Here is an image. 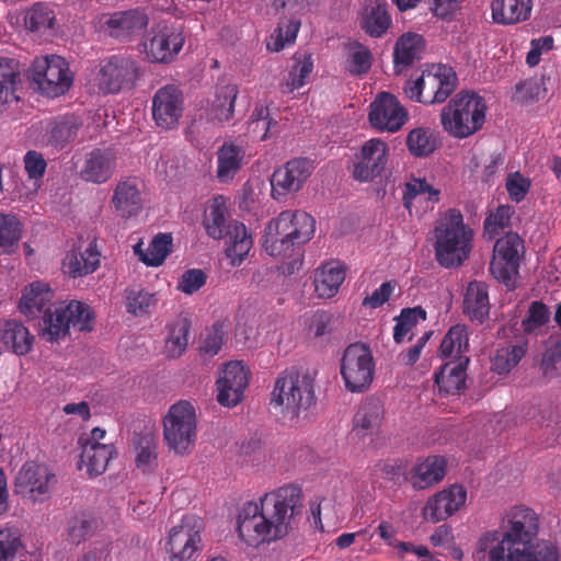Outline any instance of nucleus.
<instances>
[{"label":"nucleus","mask_w":561,"mask_h":561,"mask_svg":"<svg viewBox=\"0 0 561 561\" xmlns=\"http://www.w3.org/2000/svg\"><path fill=\"white\" fill-rule=\"evenodd\" d=\"M446 474V461L443 457L431 456L415 465L408 478L413 489L424 490L438 483Z\"/></svg>","instance_id":"28"},{"label":"nucleus","mask_w":561,"mask_h":561,"mask_svg":"<svg viewBox=\"0 0 561 561\" xmlns=\"http://www.w3.org/2000/svg\"><path fill=\"white\" fill-rule=\"evenodd\" d=\"M111 204L115 214L124 219L137 216L142 209L141 194L136 178H125L116 184Z\"/></svg>","instance_id":"25"},{"label":"nucleus","mask_w":561,"mask_h":561,"mask_svg":"<svg viewBox=\"0 0 561 561\" xmlns=\"http://www.w3.org/2000/svg\"><path fill=\"white\" fill-rule=\"evenodd\" d=\"M423 45V38L417 34H404L394 45L393 61L396 67H409L419 57Z\"/></svg>","instance_id":"42"},{"label":"nucleus","mask_w":561,"mask_h":561,"mask_svg":"<svg viewBox=\"0 0 561 561\" xmlns=\"http://www.w3.org/2000/svg\"><path fill=\"white\" fill-rule=\"evenodd\" d=\"M22 237V224L13 214L0 211V251L11 253Z\"/></svg>","instance_id":"47"},{"label":"nucleus","mask_w":561,"mask_h":561,"mask_svg":"<svg viewBox=\"0 0 561 561\" xmlns=\"http://www.w3.org/2000/svg\"><path fill=\"white\" fill-rule=\"evenodd\" d=\"M313 170V161L308 158H294L287 161L272 174V196L279 201L288 193L298 192Z\"/></svg>","instance_id":"17"},{"label":"nucleus","mask_w":561,"mask_h":561,"mask_svg":"<svg viewBox=\"0 0 561 561\" xmlns=\"http://www.w3.org/2000/svg\"><path fill=\"white\" fill-rule=\"evenodd\" d=\"M402 472V467L397 460H379L371 468V476L376 478H383L389 481L399 479Z\"/></svg>","instance_id":"64"},{"label":"nucleus","mask_w":561,"mask_h":561,"mask_svg":"<svg viewBox=\"0 0 561 561\" xmlns=\"http://www.w3.org/2000/svg\"><path fill=\"white\" fill-rule=\"evenodd\" d=\"M513 213L512 207L507 205L499 206L484 220V236L489 239H494L510 226Z\"/></svg>","instance_id":"56"},{"label":"nucleus","mask_w":561,"mask_h":561,"mask_svg":"<svg viewBox=\"0 0 561 561\" xmlns=\"http://www.w3.org/2000/svg\"><path fill=\"white\" fill-rule=\"evenodd\" d=\"M31 78L37 89L49 98L65 94L73 82L68 62L65 58L56 55L34 59Z\"/></svg>","instance_id":"11"},{"label":"nucleus","mask_w":561,"mask_h":561,"mask_svg":"<svg viewBox=\"0 0 561 561\" xmlns=\"http://www.w3.org/2000/svg\"><path fill=\"white\" fill-rule=\"evenodd\" d=\"M539 516L525 505L513 506L504 516L502 531L481 535L474 561H560L559 548L549 540L537 541Z\"/></svg>","instance_id":"1"},{"label":"nucleus","mask_w":561,"mask_h":561,"mask_svg":"<svg viewBox=\"0 0 561 561\" xmlns=\"http://www.w3.org/2000/svg\"><path fill=\"white\" fill-rule=\"evenodd\" d=\"M21 548L22 542L15 529L0 530V561H11Z\"/></svg>","instance_id":"60"},{"label":"nucleus","mask_w":561,"mask_h":561,"mask_svg":"<svg viewBox=\"0 0 561 561\" xmlns=\"http://www.w3.org/2000/svg\"><path fill=\"white\" fill-rule=\"evenodd\" d=\"M0 340L18 355L27 354L34 337L28 329L16 320H7L0 328Z\"/></svg>","instance_id":"35"},{"label":"nucleus","mask_w":561,"mask_h":561,"mask_svg":"<svg viewBox=\"0 0 561 561\" xmlns=\"http://www.w3.org/2000/svg\"><path fill=\"white\" fill-rule=\"evenodd\" d=\"M134 445L137 450L136 463L142 471H149L157 465L158 443L153 434H135Z\"/></svg>","instance_id":"45"},{"label":"nucleus","mask_w":561,"mask_h":561,"mask_svg":"<svg viewBox=\"0 0 561 561\" xmlns=\"http://www.w3.org/2000/svg\"><path fill=\"white\" fill-rule=\"evenodd\" d=\"M102 28L113 38L130 41L141 34L149 23L148 15L139 10L118 11L101 20Z\"/></svg>","instance_id":"21"},{"label":"nucleus","mask_w":561,"mask_h":561,"mask_svg":"<svg viewBox=\"0 0 561 561\" xmlns=\"http://www.w3.org/2000/svg\"><path fill=\"white\" fill-rule=\"evenodd\" d=\"M271 404L290 419L308 410L316 400L313 379L294 368L284 370L275 380Z\"/></svg>","instance_id":"6"},{"label":"nucleus","mask_w":561,"mask_h":561,"mask_svg":"<svg viewBox=\"0 0 561 561\" xmlns=\"http://www.w3.org/2000/svg\"><path fill=\"white\" fill-rule=\"evenodd\" d=\"M333 321V314L324 311L317 310L309 320L308 331L316 337L323 336L331 332V323Z\"/></svg>","instance_id":"63"},{"label":"nucleus","mask_w":561,"mask_h":561,"mask_svg":"<svg viewBox=\"0 0 561 561\" xmlns=\"http://www.w3.org/2000/svg\"><path fill=\"white\" fill-rule=\"evenodd\" d=\"M250 370L241 362H230L225 366L221 377L217 380L228 383L242 391L248 387Z\"/></svg>","instance_id":"57"},{"label":"nucleus","mask_w":561,"mask_h":561,"mask_svg":"<svg viewBox=\"0 0 561 561\" xmlns=\"http://www.w3.org/2000/svg\"><path fill=\"white\" fill-rule=\"evenodd\" d=\"M55 19V12L49 4L36 2L27 10L24 23L32 32H44L54 26Z\"/></svg>","instance_id":"50"},{"label":"nucleus","mask_w":561,"mask_h":561,"mask_svg":"<svg viewBox=\"0 0 561 561\" xmlns=\"http://www.w3.org/2000/svg\"><path fill=\"white\" fill-rule=\"evenodd\" d=\"M391 24V16L386 5L378 4L367 9L363 16L362 27L371 37H381Z\"/></svg>","instance_id":"49"},{"label":"nucleus","mask_w":561,"mask_h":561,"mask_svg":"<svg viewBox=\"0 0 561 561\" xmlns=\"http://www.w3.org/2000/svg\"><path fill=\"white\" fill-rule=\"evenodd\" d=\"M244 149L231 141H226L217 151L216 176L220 183L230 182L242 167Z\"/></svg>","instance_id":"30"},{"label":"nucleus","mask_w":561,"mask_h":561,"mask_svg":"<svg viewBox=\"0 0 561 561\" xmlns=\"http://www.w3.org/2000/svg\"><path fill=\"white\" fill-rule=\"evenodd\" d=\"M312 69L313 60L311 56H304L302 59H297L289 71L286 83L283 84V92L290 93L304 87Z\"/></svg>","instance_id":"54"},{"label":"nucleus","mask_w":561,"mask_h":561,"mask_svg":"<svg viewBox=\"0 0 561 561\" xmlns=\"http://www.w3.org/2000/svg\"><path fill=\"white\" fill-rule=\"evenodd\" d=\"M407 147L414 157H427L437 148L435 133L428 127H416L407 136Z\"/></svg>","instance_id":"43"},{"label":"nucleus","mask_w":561,"mask_h":561,"mask_svg":"<svg viewBox=\"0 0 561 561\" xmlns=\"http://www.w3.org/2000/svg\"><path fill=\"white\" fill-rule=\"evenodd\" d=\"M467 501V491L462 485L454 484L428 499L423 508L426 520L437 523L458 512Z\"/></svg>","instance_id":"22"},{"label":"nucleus","mask_w":561,"mask_h":561,"mask_svg":"<svg viewBox=\"0 0 561 561\" xmlns=\"http://www.w3.org/2000/svg\"><path fill=\"white\" fill-rule=\"evenodd\" d=\"M92 321L91 308L81 301L72 300L65 307L60 305L45 312L39 322L41 335L48 342L58 341L68 334L70 327L80 331H91Z\"/></svg>","instance_id":"9"},{"label":"nucleus","mask_w":561,"mask_h":561,"mask_svg":"<svg viewBox=\"0 0 561 561\" xmlns=\"http://www.w3.org/2000/svg\"><path fill=\"white\" fill-rule=\"evenodd\" d=\"M225 240V254L232 266H240L253 247V239L245 225L240 222L227 233Z\"/></svg>","instance_id":"31"},{"label":"nucleus","mask_w":561,"mask_h":561,"mask_svg":"<svg viewBox=\"0 0 561 561\" xmlns=\"http://www.w3.org/2000/svg\"><path fill=\"white\" fill-rule=\"evenodd\" d=\"M55 474L45 465L26 462L15 477V492L32 502H43L50 493Z\"/></svg>","instance_id":"16"},{"label":"nucleus","mask_w":561,"mask_h":561,"mask_svg":"<svg viewBox=\"0 0 561 561\" xmlns=\"http://www.w3.org/2000/svg\"><path fill=\"white\" fill-rule=\"evenodd\" d=\"M523 241L517 233L507 232L496 240L493 248V257L490 263V272L497 280L510 286L518 273L519 249Z\"/></svg>","instance_id":"15"},{"label":"nucleus","mask_w":561,"mask_h":561,"mask_svg":"<svg viewBox=\"0 0 561 561\" xmlns=\"http://www.w3.org/2000/svg\"><path fill=\"white\" fill-rule=\"evenodd\" d=\"M468 364L469 358L450 360L435 373V383L442 396H455L465 389Z\"/></svg>","instance_id":"27"},{"label":"nucleus","mask_w":561,"mask_h":561,"mask_svg":"<svg viewBox=\"0 0 561 561\" xmlns=\"http://www.w3.org/2000/svg\"><path fill=\"white\" fill-rule=\"evenodd\" d=\"M98 528L99 522L92 514L80 512L68 522V539L75 545H80L90 538Z\"/></svg>","instance_id":"44"},{"label":"nucleus","mask_w":561,"mask_h":561,"mask_svg":"<svg viewBox=\"0 0 561 561\" xmlns=\"http://www.w3.org/2000/svg\"><path fill=\"white\" fill-rule=\"evenodd\" d=\"M80 126V122L75 116L58 117L51 123L49 141L62 148L77 137Z\"/></svg>","instance_id":"48"},{"label":"nucleus","mask_w":561,"mask_h":561,"mask_svg":"<svg viewBox=\"0 0 561 561\" xmlns=\"http://www.w3.org/2000/svg\"><path fill=\"white\" fill-rule=\"evenodd\" d=\"M227 202L224 195H217L205 209L203 227L206 234L214 240H222L234 225L241 222L231 217Z\"/></svg>","instance_id":"24"},{"label":"nucleus","mask_w":561,"mask_h":561,"mask_svg":"<svg viewBox=\"0 0 561 561\" xmlns=\"http://www.w3.org/2000/svg\"><path fill=\"white\" fill-rule=\"evenodd\" d=\"M494 22L515 24L525 21L531 12L530 0H493L491 3Z\"/></svg>","instance_id":"34"},{"label":"nucleus","mask_w":561,"mask_h":561,"mask_svg":"<svg viewBox=\"0 0 561 561\" xmlns=\"http://www.w3.org/2000/svg\"><path fill=\"white\" fill-rule=\"evenodd\" d=\"M301 507V490L285 485L266 493L259 503L248 502L238 515V535L250 547L276 541L288 534L290 518Z\"/></svg>","instance_id":"2"},{"label":"nucleus","mask_w":561,"mask_h":561,"mask_svg":"<svg viewBox=\"0 0 561 561\" xmlns=\"http://www.w3.org/2000/svg\"><path fill=\"white\" fill-rule=\"evenodd\" d=\"M375 362L370 348L364 343L350 344L341 359V375L351 392H364L373 382Z\"/></svg>","instance_id":"12"},{"label":"nucleus","mask_w":561,"mask_h":561,"mask_svg":"<svg viewBox=\"0 0 561 561\" xmlns=\"http://www.w3.org/2000/svg\"><path fill=\"white\" fill-rule=\"evenodd\" d=\"M184 43L182 26L160 22L151 27L144 43L146 58L154 64H170L180 54Z\"/></svg>","instance_id":"13"},{"label":"nucleus","mask_w":561,"mask_h":561,"mask_svg":"<svg viewBox=\"0 0 561 561\" xmlns=\"http://www.w3.org/2000/svg\"><path fill=\"white\" fill-rule=\"evenodd\" d=\"M206 279L207 276L202 270H188L180 278L178 283V289L184 294H193L205 285Z\"/></svg>","instance_id":"62"},{"label":"nucleus","mask_w":561,"mask_h":561,"mask_svg":"<svg viewBox=\"0 0 561 561\" xmlns=\"http://www.w3.org/2000/svg\"><path fill=\"white\" fill-rule=\"evenodd\" d=\"M368 121L377 130L396 133L407 123L408 111L397 96L389 92H380L369 106Z\"/></svg>","instance_id":"18"},{"label":"nucleus","mask_w":561,"mask_h":561,"mask_svg":"<svg viewBox=\"0 0 561 561\" xmlns=\"http://www.w3.org/2000/svg\"><path fill=\"white\" fill-rule=\"evenodd\" d=\"M191 323L187 318H178L169 325L165 352L170 357H179L186 350Z\"/></svg>","instance_id":"46"},{"label":"nucleus","mask_w":561,"mask_h":561,"mask_svg":"<svg viewBox=\"0 0 561 561\" xmlns=\"http://www.w3.org/2000/svg\"><path fill=\"white\" fill-rule=\"evenodd\" d=\"M54 297L47 284L36 282L32 283L28 288H25L19 304L20 311L26 317L35 318L37 313L45 312L49 309V304Z\"/></svg>","instance_id":"29"},{"label":"nucleus","mask_w":561,"mask_h":561,"mask_svg":"<svg viewBox=\"0 0 561 561\" xmlns=\"http://www.w3.org/2000/svg\"><path fill=\"white\" fill-rule=\"evenodd\" d=\"M488 287L482 282H470L463 297V312L471 321L482 323L489 316Z\"/></svg>","instance_id":"32"},{"label":"nucleus","mask_w":561,"mask_h":561,"mask_svg":"<svg viewBox=\"0 0 561 561\" xmlns=\"http://www.w3.org/2000/svg\"><path fill=\"white\" fill-rule=\"evenodd\" d=\"M550 318L547 306L539 300L533 301L529 306L527 316L522 321V328L526 333H531L536 329L545 325Z\"/></svg>","instance_id":"59"},{"label":"nucleus","mask_w":561,"mask_h":561,"mask_svg":"<svg viewBox=\"0 0 561 561\" xmlns=\"http://www.w3.org/2000/svg\"><path fill=\"white\" fill-rule=\"evenodd\" d=\"M204 522L195 514H186L168 534L165 550L170 561H195L202 551Z\"/></svg>","instance_id":"10"},{"label":"nucleus","mask_w":561,"mask_h":561,"mask_svg":"<svg viewBox=\"0 0 561 561\" xmlns=\"http://www.w3.org/2000/svg\"><path fill=\"white\" fill-rule=\"evenodd\" d=\"M316 231L314 218L301 210H284L268 221L264 229L263 248L277 259H294L288 265L291 273L294 264L300 261L302 247L309 242Z\"/></svg>","instance_id":"3"},{"label":"nucleus","mask_w":561,"mask_h":561,"mask_svg":"<svg viewBox=\"0 0 561 561\" xmlns=\"http://www.w3.org/2000/svg\"><path fill=\"white\" fill-rule=\"evenodd\" d=\"M101 253L95 242H91L85 250H70L64 261L62 268L72 278L92 274L100 266Z\"/></svg>","instance_id":"26"},{"label":"nucleus","mask_w":561,"mask_h":561,"mask_svg":"<svg viewBox=\"0 0 561 561\" xmlns=\"http://www.w3.org/2000/svg\"><path fill=\"white\" fill-rule=\"evenodd\" d=\"M468 350V330L463 324L453 325L443 337L439 346L440 356L444 358H450L451 360L469 358L465 355Z\"/></svg>","instance_id":"38"},{"label":"nucleus","mask_w":561,"mask_h":561,"mask_svg":"<svg viewBox=\"0 0 561 561\" xmlns=\"http://www.w3.org/2000/svg\"><path fill=\"white\" fill-rule=\"evenodd\" d=\"M141 75L137 60L130 56L114 55L100 69V89L116 94L135 87Z\"/></svg>","instance_id":"14"},{"label":"nucleus","mask_w":561,"mask_h":561,"mask_svg":"<svg viewBox=\"0 0 561 561\" xmlns=\"http://www.w3.org/2000/svg\"><path fill=\"white\" fill-rule=\"evenodd\" d=\"M345 278V271L337 262H331L317 272L314 278L316 291L321 298H331L339 291Z\"/></svg>","instance_id":"39"},{"label":"nucleus","mask_w":561,"mask_h":561,"mask_svg":"<svg viewBox=\"0 0 561 561\" xmlns=\"http://www.w3.org/2000/svg\"><path fill=\"white\" fill-rule=\"evenodd\" d=\"M347 60L346 70L355 76H360L369 71L373 61L370 50L358 42L348 43L346 46Z\"/></svg>","instance_id":"52"},{"label":"nucleus","mask_w":561,"mask_h":561,"mask_svg":"<svg viewBox=\"0 0 561 561\" xmlns=\"http://www.w3.org/2000/svg\"><path fill=\"white\" fill-rule=\"evenodd\" d=\"M389 157V147L380 138H371L364 142L356 156L353 176L360 182H369L385 170Z\"/></svg>","instance_id":"20"},{"label":"nucleus","mask_w":561,"mask_h":561,"mask_svg":"<svg viewBox=\"0 0 561 561\" xmlns=\"http://www.w3.org/2000/svg\"><path fill=\"white\" fill-rule=\"evenodd\" d=\"M172 238L170 234L159 233L156 236L147 250L141 249L142 243L139 242L134 247V252L139 256V260L148 266L161 265L168 254L171 252Z\"/></svg>","instance_id":"40"},{"label":"nucleus","mask_w":561,"mask_h":561,"mask_svg":"<svg viewBox=\"0 0 561 561\" xmlns=\"http://www.w3.org/2000/svg\"><path fill=\"white\" fill-rule=\"evenodd\" d=\"M300 28V20L297 18H285L278 23L275 31L276 37L273 45L267 44V48L273 51L282 50L286 44H293L296 41L298 31Z\"/></svg>","instance_id":"55"},{"label":"nucleus","mask_w":561,"mask_h":561,"mask_svg":"<svg viewBox=\"0 0 561 561\" xmlns=\"http://www.w3.org/2000/svg\"><path fill=\"white\" fill-rule=\"evenodd\" d=\"M485 100L473 91L456 93L439 113L443 130L457 139H466L482 129L486 118Z\"/></svg>","instance_id":"4"},{"label":"nucleus","mask_w":561,"mask_h":561,"mask_svg":"<svg viewBox=\"0 0 561 561\" xmlns=\"http://www.w3.org/2000/svg\"><path fill=\"white\" fill-rule=\"evenodd\" d=\"M456 71L447 65H432L416 80H408L404 85L405 95L412 101L423 104L445 102L457 89Z\"/></svg>","instance_id":"7"},{"label":"nucleus","mask_w":561,"mask_h":561,"mask_svg":"<svg viewBox=\"0 0 561 561\" xmlns=\"http://www.w3.org/2000/svg\"><path fill=\"white\" fill-rule=\"evenodd\" d=\"M439 190L433 187L425 179H414L407 183L404 193V205L409 207L411 199L425 196L432 203L439 201Z\"/></svg>","instance_id":"58"},{"label":"nucleus","mask_w":561,"mask_h":561,"mask_svg":"<svg viewBox=\"0 0 561 561\" xmlns=\"http://www.w3.org/2000/svg\"><path fill=\"white\" fill-rule=\"evenodd\" d=\"M238 87L236 84L218 85L215 91L208 115L219 123L228 122L233 117L234 103L238 96Z\"/></svg>","instance_id":"36"},{"label":"nucleus","mask_w":561,"mask_h":561,"mask_svg":"<svg viewBox=\"0 0 561 561\" xmlns=\"http://www.w3.org/2000/svg\"><path fill=\"white\" fill-rule=\"evenodd\" d=\"M81 447L80 462L87 467L88 473L94 477L102 474L114 455V446L102 443H82Z\"/></svg>","instance_id":"33"},{"label":"nucleus","mask_w":561,"mask_h":561,"mask_svg":"<svg viewBox=\"0 0 561 561\" xmlns=\"http://www.w3.org/2000/svg\"><path fill=\"white\" fill-rule=\"evenodd\" d=\"M197 417L194 404L180 400L163 417V438L168 448L179 456L188 455L196 442Z\"/></svg>","instance_id":"8"},{"label":"nucleus","mask_w":561,"mask_h":561,"mask_svg":"<svg viewBox=\"0 0 561 561\" xmlns=\"http://www.w3.org/2000/svg\"><path fill=\"white\" fill-rule=\"evenodd\" d=\"M116 153L111 148H95L84 157L80 178L90 183H106L114 174L116 169Z\"/></svg>","instance_id":"23"},{"label":"nucleus","mask_w":561,"mask_h":561,"mask_svg":"<svg viewBox=\"0 0 561 561\" xmlns=\"http://www.w3.org/2000/svg\"><path fill=\"white\" fill-rule=\"evenodd\" d=\"M23 162L30 180L37 181L44 176L47 163L41 152L28 150L23 158Z\"/></svg>","instance_id":"61"},{"label":"nucleus","mask_w":561,"mask_h":561,"mask_svg":"<svg viewBox=\"0 0 561 561\" xmlns=\"http://www.w3.org/2000/svg\"><path fill=\"white\" fill-rule=\"evenodd\" d=\"M19 76V61L14 58L0 57V103H11L19 100L15 94Z\"/></svg>","instance_id":"41"},{"label":"nucleus","mask_w":561,"mask_h":561,"mask_svg":"<svg viewBox=\"0 0 561 561\" xmlns=\"http://www.w3.org/2000/svg\"><path fill=\"white\" fill-rule=\"evenodd\" d=\"M435 255L442 266L461 265L472 249L473 231L460 210L449 209L435 228Z\"/></svg>","instance_id":"5"},{"label":"nucleus","mask_w":561,"mask_h":561,"mask_svg":"<svg viewBox=\"0 0 561 561\" xmlns=\"http://www.w3.org/2000/svg\"><path fill=\"white\" fill-rule=\"evenodd\" d=\"M426 319V311L421 307L402 309L400 316L396 319L393 328V340L397 343L404 341L407 334L415 327L420 320Z\"/></svg>","instance_id":"53"},{"label":"nucleus","mask_w":561,"mask_h":561,"mask_svg":"<svg viewBox=\"0 0 561 561\" xmlns=\"http://www.w3.org/2000/svg\"><path fill=\"white\" fill-rule=\"evenodd\" d=\"M383 419V405L379 398L368 397L359 405L354 416V430L367 432L377 430Z\"/></svg>","instance_id":"37"},{"label":"nucleus","mask_w":561,"mask_h":561,"mask_svg":"<svg viewBox=\"0 0 561 561\" xmlns=\"http://www.w3.org/2000/svg\"><path fill=\"white\" fill-rule=\"evenodd\" d=\"M157 302L158 298L153 293L139 288L126 289L127 312L136 317L150 314L157 306Z\"/></svg>","instance_id":"51"},{"label":"nucleus","mask_w":561,"mask_h":561,"mask_svg":"<svg viewBox=\"0 0 561 561\" xmlns=\"http://www.w3.org/2000/svg\"><path fill=\"white\" fill-rule=\"evenodd\" d=\"M184 111L183 93L174 84L164 85L152 99V117L158 127L171 130L178 127Z\"/></svg>","instance_id":"19"}]
</instances>
